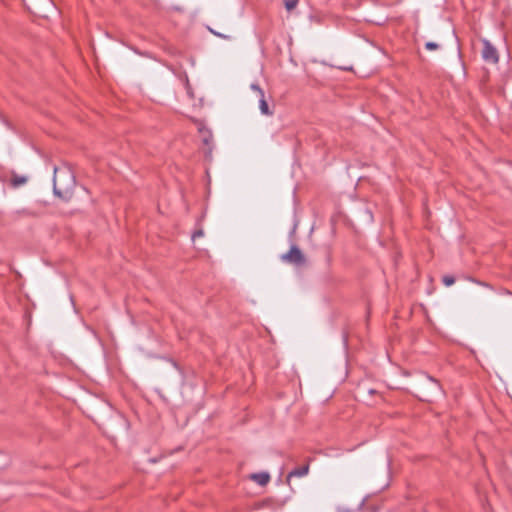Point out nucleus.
Segmentation results:
<instances>
[{"label": "nucleus", "mask_w": 512, "mask_h": 512, "mask_svg": "<svg viewBox=\"0 0 512 512\" xmlns=\"http://www.w3.org/2000/svg\"><path fill=\"white\" fill-rule=\"evenodd\" d=\"M442 282L445 286L449 287L455 283V278L452 275H444Z\"/></svg>", "instance_id": "9d476101"}, {"label": "nucleus", "mask_w": 512, "mask_h": 512, "mask_svg": "<svg viewBox=\"0 0 512 512\" xmlns=\"http://www.w3.org/2000/svg\"><path fill=\"white\" fill-rule=\"evenodd\" d=\"M250 88L257 93L258 97L264 94L263 89L257 83H252Z\"/></svg>", "instance_id": "9b49d317"}, {"label": "nucleus", "mask_w": 512, "mask_h": 512, "mask_svg": "<svg viewBox=\"0 0 512 512\" xmlns=\"http://www.w3.org/2000/svg\"><path fill=\"white\" fill-rule=\"evenodd\" d=\"M482 58L485 62L496 64L499 61V55L497 49L490 43V41L484 39L482 41Z\"/></svg>", "instance_id": "7ed1b4c3"}, {"label": "nucleus", "mask_w": 512, "mask_h": 512, "mask_svg": "<svg viewBox=\"0 0 512 512\" xmlns=\"http://www.w3.org/2000/svg\"><path fill=\"white\" fill-rule=\"evenodd\" d=\"M367 498L363 499L361 505H364V503L366 502Z\"/></svg>", "instance_id": "aec40b11"}, {"label": "nucleus", "mask_w": 512, "mask_h": 512, "mask_svg": "<svg viewBox=\"0 0 512 512\" xmlns=\"http://www.w3.org/2000/svg\"><path fill=\"white\" fill-rule=\"evenodd\" d=\"M283 2L286 10L290 12L297 7L299 0H283Z\"/></svg>", "instance_id": "1a4fd4ad"}, {"label": "nucleus", "mask_w": 512, "mask_h": 512, "mask_svg": "<svg viewBox=\"0 0 512 512\" xmlns=\"http://www.w3.org/2000/svg\"><path fill=\"white\" fill-rule=\"evenodd\" d=\"M209 31H210L213 35H215V36H217V37H219V38H222V39H225V40H230V39H231V36H229V35H225V34H222V33L218 32V31H216V30H214V29H212V28H209Z\"/></svg>", "instance_id": "ddd939ff"}, {"label": "nucleus", "mask_w": 512, "mask_h": 512, "mask_svg": "<svg viewBox=\"0 0 512 512\" xmlns=\"http://www.w3.org/2000/svg\"><path fill=\"white\" fill-rule=\"evenodd\" d=\"M425 48L429 51H434V50H437L439 48V45L435 42H432V41H428L425 43Z\"/></svg>", "instance_id": "4468645a"}, {"label": "nucleus", "mask_w": 512, "mask_h": 512, "mask_svg": "<svg viewBox=\"0 0 512 512\" xmlns=\"http://www.w3.org/2000/svg\"><path fill=\"white\" fill-rule=\"evenodd\" d=\"M309 472V464L303 465L301 467L294 468L287 475V482H290L292 477H303L306 476Z\"/></svg>", "instance_id": "423d86ee"}, {"label": "nucleus", "mask_w": 512, "mask_h": 512, "mask_svg": "<svg viewBox=\"0 0 512 512\" xmlns=\"http://www.w3.org/2000/svg\"><path fill=\"white\" fill-rule=\"evenodd\" d=\"M74 186L75 177L71 171L54 168L53 192L57 197L68 201L72 197Z\"/></svg>", "instance_id": "f257e3e1"}, {"label": "nucleus", "mask_w": 512, "mask_h": 512, "mask_svg": "<svg viewBox=\"0 0 512 512\" xmlns=\"http://www.w3.org/2000/svg\"><path fill=\"white\" fill-rule=\"evenodd\" d=\"M429 381L431 382V384L434 386L435 389L440 390L439 384L435 379H433L432 377H429Z\"/></svg>", "instance_id": "dca6fc26"}, {"label": "nucleus", "mask_w": 512, "mask_h": 512, "mask_svg": "<svg viewBox=\"0 0 512 512\" xmlns=\"http://www.w3.org/2000/svg\"><path fill=\"white\" fill-rule=\"evenodd\" d=\"M203 235H204L203 230H201V229L196 230V231L192 234V239H193V240H195L196 238L202 237Z\"/></svg>", "instance_id": "2eb2a0df"}, {"label": "nucleus", "mask_w": 512, "mask_h": 512, "mask_svg": "<svg viewBox=\"0 0 512 512\" xmlns=\"http://www.w3.org/2000/svg\"><path fill=\"white\" fill-rule=\"evenodd\" d=\"M28 182V177L25 175H19L16 172L12 171L10 185L13 188H19L20 186L25 185Z\"/></svg>", "instance_id": "20e7f679"}, {"label": "nucleus", "mask_w": 512, "mask_h": 512, "mask_svg": "<svg viewBox=\"0 0 512 512\" xmlns=\"http://www.w3.org/2000/svg\"><path fill=\"white\" fill-rule=\"evenodd\" d=\"M466 279L471 281V282H473V283H476L478 285H481V286H484V287H488L490 289L492 288L491 285H489L488 283H485V282H482L480 280H477V279H475V278H473L471 276H467Z\"/></svg>", "instance_id": "f8f14e48"}, {"label": "nucleus", "mask_w": 512, "mask_h": 512, "mask_svg": "<svg viewBox=\"0 0 512 512\" xmlns=\"http://www.w3.org/2000/svg\"><path fill=\"white\" fill-rule=\"evenodd\" d=\"M203 143L207 146V150L205 151V157L211 159L212 157V134L209 131H206L203 135Z\"/></svg>", "instance_id": "6e6552de"}, {"label": "nucleus", "mask_w": 512, "mask_h": 512, "mask_svg": "<svg viewBox=\"0 0 512 512\" xmlns=\"http://www.w3.org/2000/svg\"><path fill=\"white\" fill-rule=\"evenodd\" d=\"M259 109L263 115L272 116L274 114V111L269 107L265 99V94L259 96Z\"/></svg>", "instance_id": "0eeeda50"}, {"label": "nucleus", "mask_w": 512, "mask_h": 512, "mask_svg": "<svg viewBox=\"0 0 512 512\" xmlns=\"http://www.w3.org/2000/svg\"><path fill=\"white\" fill-rule=\"evenodd\" d=\"M341 69H343V70H350V68H348V67H342Z\"/></svg>", "instance_id": "6ab92c4d"}, {"label": "nucleus", "mask_w": 512, "mask_h": 512, "mask_svg": "<svg viewBox=\"0 0 512 512\" xmlns=\"http://www.w3.org/2000/svg\"><path fill=\"white\" fill-rule=\"evenodd\" d=\"M281 260L297 266H303L306 263L305 255L296 244H293L290 250L281 256Z\"/></svg>", "instance_id": "f03ea898"}, {"label": "nucleus", "mask_w": 512, "mask_h": 512, "mask_svg": "<svg viewBox=\"0 0 512 512\" xmlns=\"http://www.w3.org/2000/svg\"><path fill=\"white\" fill-rule=\"evenodd\" d=\"M250 478L260 486H265L270 481V474L268 472L253 473Z\"/></svg>", "instance_id": "39448f33"}, {"label": "nucleus", "mask_w": 512, "mask_h": 512, "mask_svg": "<svg viewBox=\"0 0 512 512\" xmlns=\"http://www.w3.org/2000/svg\"><path fill=\"white\" fill-rule=\"evenodd\" d=\"M375 392H376V391H375V390H373V389H370V390H369V393H370V394H374Z\"/></svg>", "instance_id": "a211bd4d"}, {"label": "nucleus", "mask_w": 512, "mask_h": 512, "mask_svg": "<svg viewBox=\"0 0 512 512\" xmlns=\"http://www.w3.org/2000/svg\"><path fill=\"white\" fill-rule=\"evenodd\" d=\"M327 262L330 263L331 262V256L330 254L327 255Z\"/></svg>", "instance_id": "f3484780"}]
</instances>
